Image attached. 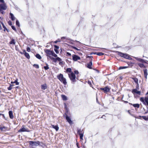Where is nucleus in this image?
Returning <instances> with one entry per match:
<instances>
[{"label":"nucleus","mask_w":148,"mask_h":148,"mask_svg":"<svg viewBox=\"0 0 148 148\" xmlns=\"http://www.w3.org/2000/svg\"><path fill=\"white\" fill-rule=\"evenodd\" d=\"M57 78L64 85H66L67 84L66 79L64 77L63 75L62 74H60L57 76Z\"/></svg>","instance_id":"nucleus-1"},{"label":"nucleus","mask_w":148,"mask_h":148,"mask_svg":"<svg viewBox=\"0 0 148 148\" xmlns=\"http://www.w3.org/2000/svg\"><path fill=\"white\" fill-rule=\"evenodd\" d=\"M118 55L121 57L130 60L132 59V58L130 57L129 55L126 53H123L120 52H118Z\"/></svg>","instance_id":"nucleus-2"},{"label":"nucleus","mask_w":148,"mask_h":148,"mask_svg":"<svg viewBox=\"0 0 148 148\" xmlns=\"http://www.w3.org/2000/svg\"><path fill=\"white\" fill-rule=\"evenodd\" d=\"M68 75L72 84H74L76 82L75 80L76 76L75 74L73 73L72 72L71 74H69Z\"/></svg>","instance_id":"nucleus-3"},{"label":"nucleus","mask_w":148,"mask_h":148,"mask_svg":"<svg viewBox=\"0 0 148 148\" xmlns=\"http://www.w3.org/2000/svg\"><path fill=\"white\" fill-rule=\"evenodd\" d=\"M29 145L32 147H33L34 146H37L39 145L40 144V142L38 141L36 142L29 141Z\"/></svg>","instance_id":"nucleus-4"},{"label":"nucleus","mask_w":148,"mask_h":148,"mask_svg":"<svg viewBox=\"0 0 148 148\" xmlns=\"http://www.w3.org/2000/svg\"><path fill=\"white\" fill-rule=\"evenodd\" d=\"M87 58H89L90 59V62L87 64V67L88 68L90 69H92V67L91 66L92 65V58H93L91 56H88L87 57Z\"/></svg>","instance_id":"nucleus-5"},{"label":"nucleus","mask_w":148,"mask_h":148,"mask_svg":"<svg viewBox=\"0 0 148 148\" xmlns=\"http://www.w3.org/2000/svg\"><path fill=\"white\" fill-rule=\"evenodd\" d=\"M29 132V131L27 128H25V126L24 125H22L21 129L18 131V132Z\"/></svg>","instance_id":"nucleus-6"},{"label":"nucleus","mask_w":148,"mask_h":148,"mask_svg":"<svg viewBox=\"0 0 148 148\" xmlns=\"http://www.w3.org/2000/svg\"><path fill=\"white\" fill-rule=\"evenodd\" d=\"M45 52L46 53V56L49 58V56H51L53 51H51L48 49H45L44 50Z\"/></svg>","instance_id":"nucleus-7"},{"label":"nucleus","mask_w":148,"mask_h":148,"mask_svg":"<svg viewBox=\"0 0 148 148\" xmlns=\"http://www.w3.org/2000/svg\"><path fill=\"white\" fill-rule=\"evenodd\" d=\"M72 57L73 60L74 61H76L80 59V58L79 56L75 55H73Z\"/></svg>","instance_id":"nucleus-8"},{"label":"nucleus","mask_w":148,"mask_h":148,"mask_svg":"<svg viewBox=\"0 0 148 148\" xmlns=\"http://www.w3.org/2000/svg\"><path fill=\"white\" fill-rule=\"evenodd\" d=\"M100 90H103L105 93H107L110 91V89L108 86H106L104 88H101Z\"/></svg>","instance_id":"nucleus-9"},{"label":"nucleus","mask_w":148,"mask_h":148,"mask_svg":"<svg viewBox=\"0 0 148 148\" xmlns=\"http://www.w3.org/2000/svg\"><path fill=\"white\" fill-rule=\"evenodd\" d=\"M0 8L3 10H6L7 8V7L6 6L5 3H4L1 4L0 5Z\"/></svg>","instance_id":"nucleus-10"},{"label":"nucleus","mask_w":148,"mask_h":148,"mask_svg":"<svg viewBox=\"0 0 148 148\" xmlns=\"http://www.w3.org/2000/svg\"><path fill=\"white\" fill-rule=\"evenodd\" d=\"M132 92L134 95L136 93L138 95H140V92L139 91L137 90L136 89H134L132 91Z\"/></svg>","instance_id":"nucleus-11"},{"label":"nucleus","mask_w":148,"mask_h":148,"mask_svg":"<svg viewBox=\"0 0 148 148\" xmlns=\"http://www.w3.org/2000/svg\"><path fill=\"white\" fill-rule=\"evenodd\" d=\"M66 119L67 121L70 124L72 123V122L71 121L70 118L67 115H66Z\"/></svg>","instance_id":"nucleus-12"},{"label":"nucleus","mask_w":148,"mask_h":148,"mask_svg":"<svg viewBox=\"0 0 148 148\" xmlns=\"http://www.w3.org/2000/svg\"><path fill=\"white\" fill-rule=\"evenodd\" d=\"M23 51L24 53V55L28 59H29L30 58V56L29 55V54L26 52L25 50H23Z\"/></svg>","instance_id":"nucleus-13"},{"label":"nucleus","mask_w":148,"mask_h":148,"mask_svg":"<svg viewBox=\"0 0 148 148\" xmlns=\"http://www.w3.org/2000/svg\"><path fill=\"white\" fill-rule=\"evenodd\" d=\"M134 58L135 59H136L138 61H139L140 62H142L143 63L145 62V60L143 59H142L140 58H138L135 57H134Z\"/></svg>","instance_id":"nucleus-14"},{"label":"nucleus","mask_w":148,"mask_h":148,"mask_svg":"<svg viewBox=\"0 0 148 148\" xmlns=\"http://www.w3.org/2000/svg\"><path fill=\"white\" fill-rule=\"evenodd\" d=\"M10 18L12 21H14L15 19L16 18L13 14L11 13H10Z\"/></svg>","instance_id":"nucleus-15"},{"label":"nucleus","mask_w":148,"mask_h":148,"mask_svg":"<svg viewBox=\"0 0 148 148\" xmlns=\"http://www.w3.org/2000/svg\"><path fill=\"white\" fill-rule=\"evenodd\" d=\"M9 114L10 117L11 119H13L14 118V116L13 115V112L12 111H10L9 112Z\"/></svg>","instance_id":"nucleus-16"},{"label":"nucleus","mask_w":148,"mask_h":148,"mask_svg":"<svg viewBox=\"0 0 148 148\" xmlns=\"http://www.w3.org/2000/svg\"><path fill=\"white\" fill-rule=\"evenodd\" d=\"M144 77L146 79H147V69H145L144 70Z\"/></svg>","instance_id":"nucleus-17"},{"label":"nucleus","mask_w":148,"mask_h":148,"mask_svg":"<svg viewBox=\"0 0 148 148\" xmlns=\"http://www.w3.org/2000/svg\"><path fill=\"white\" fill-rule=\"evenodd\" d=\"M129 104L132 105L135 108H138L140 107L139 104L138 103L132 104L131 103H129Z\"/></svg>","instance_id":"nucleus-18"},{"label":"nucleus","mask_w":148,"mask_h":148,"mask_svg":"<svg viewBox=\"0 0 148 148\" xmlns=\"http://www.w3.org/2000/svg\"><path fill=\"white\" fill-rule=\"evenodd\" d=\"M51 126H52V128L55 129V130L56 131H58V130L59 129V127H58V125H52Z\"/></svg>","instance_id":"nucleus-19"},{"label":"nucleus","mask_w":148,"mask_h":148,"mask_svg":"<svg viewBox=\"0 0 148 148\" xmlns=\"http://www.w3.org/2000/svg\"><path fill=\"white\" fill-rule=\"evenodd\" d=\"M47 86L46 84H43L41 85V89L42 90H45L47 88Z\"/></svg>","instance_id":"nucleus-20"},{"label":"nucleus","mask_w":148,"mask_h":148,"mask_svg":"<svg viewBox=\"0 0 148 148\" xmlns=\"http://www.w3.org/2000/svg\"><path fill=\"white\" fill-rule=\"evenodd\" d=\"M136 118L140 119L141 117H142L145 120H147V117L146 116H137V117H135Z\"/></svg>","instance_id":"nucleus-21"},{"label":"nucleus","mask_w":148,"mask_h":148,"mask_svg":"<svg viewBox=\"0 0 148 148\" xmlns=\"http://www.w3.org/2000/svg\"><path fill=\"white\" fill-rule=\"evenodd\" d=\"M83 130H81V129H77V133L79 134H82V133H84Z\"/></svg>","instance_id":"nucleus-22"},{"label":"nucleus","mask_w":148,"mask_h":148,"mask_svg":"<svg viewBox=\"0 0 148 148\" xmlns=\"http://www.w3.org/2000/svg\"><path fill=\"white\" fill-rule=\"evenodd\" d=\"M132 79L134 80V81L136 84H138V79L137 78L134 77L132 78Z\"/></svg>","instance_id":"nucleus-23"},{"label":"nucleus","mask_w":148,"mask_h":148,"mask_svg":"<svg viewBox=\"0 0 148 148\" xmlns=\"http://www.w3.org/2000/svg\"><path fill=\"white\" fill-rule=\"evenodd\" d=\"M61 97L63 100L66 101L67 100V97L65 95H62Z\"/></svg>","instance_id":"nucleus-24"},{"label":"nucleus","mask_w":148,"mask_h":148,"mask_svg":"<svg viewBox=\"0 0 148 148\" xmlns=\"http://www.w3.org/2000/svg\"><path fill=\"white\" fill-rule=\"evenodd\" d=\"M138 65L141 68H144L145 66L143 63H138Z\"/></svg>","instance_id":"nucleus-25"},{"label":"nucleus","mask_w":148,"mask_h":148,"mask_svg":"<svg viewBox=\"0 0 148 148\" xmlns=\"http://www.w3.org/2000/svg\"><path fill=\"white\" fill-rule=\"evenodd\" d=\"M18 79H16L14 82H12L11 83L12 84L15 83L16 85H18L19 84V83L18 82Z\"/></svg>","instance_id":"nucleus-26"},{"label":"nucleus","mask_w":148,"mask_h":148,"mask_svg":"<svg viewBox=\"0 0 148 148\" xmlns=\"http://www.w3.org/2000/svg\"><path fill=\"white\" fill-rule=\"evenodd\" d=\"M10 44H11L15 45V42L14 39H12V40L10 41Z\"/></svg>","instance_id":"nucleus-27"},{"label":"nucleus","mask_w":148,"mask_h":148,"mask_svg":"<svg viewBox=\"0 0 148 148\" xmlns=\"http://www.w3.org/2000/svg\"><path fill=\"white\" fill-rule=\"evenodd\" d=\"M49 58L53 60L54 62H56L57 61L56 58H54L53 57H51V56H49Z\"/></svg>","instance_id":"nucleus-28"},{"label":"nucleus","mask_w":148,"mask_h":148,"mask_svg":"<svg viewBox=\"0 0 148 148\" xmlns=\"http://www.w3.org/2000/svg\"><path fill=\"white\" fill-rule=\"evenodd\" d=\"M95 54H96L97 55L99 56H101L103 55L104 54V53H101V52H97V53H95Z\"/></svg>","instance_id":"nucleus-29"},{"label":"nucleus","mask_w":148,"mask_h":148,"mask_svg":"<svg viewBox=\"0 0 148 148\" xmlns=\"http://www.w3.org/2000/svg\"><path fill=\"white\" fill-rule=\"evenodd\" d=\"M80 138L81 140H83V136L84 135L83 133H82V134H79Z\"/></svg>","instance_id":"nucleus-30"},{"label":"nucleus","mask_w":148,"mask_h":148,"mask_svg":"<svg viewBox=\"0 0 148 148\" xmlns=\"http://www.w3.org/2000/svg\"><path fill=\"white\" fill-rule=\"evenodd\" d=\"M1 23L2 24L3 27L4 28V31H5L6 30L8 32V29H7L5 26L4 25V24L3 23Z\"/></svg>","instance_id":"nucleus-31"},{"label":"nucleus","mask_w":148,"mask_h":148,"mask_svg":"<svg viewBox=\"0 0 148 148\" xmlns=\"http://www.w3.org/2000/svg\"><path fill=\"white\" fill-rule=\"evenodd\" d=\"M36 57L38 59H40L41 58V56L38 54H37L36 55Z\"/></svg>","instance_id":"nucleus-32"},{"label":"nucleus","mask_w":148,"mask_h":148,"mask_svg":"<svg viewBox=\"0 0 148 148\" xmlns=\"http://www.w3.org/2000/svg\"><path fill=\"white\" fill-rule=\"evenodd\" d=\"M6 127L5 126L3 127H0V130L2 131H5V130Z\"/></svg>","instance_id":"nucleus-33"},{"label":"nucleus","mask_w":148,"mask_h":148,"mask_svg":"<svg viewBox=\"0 0 148 148\" xmlns=\"http://www.w3.org/2000/svg\"><path fill=\"white\" fill-rule=\"evenodd\" d=\"M14 85L13 84H10V86L8 88V89L9 90H11L12 88V86H13Z\"/></svg>","instance_id":"nucleus-34"},{"label":"nucleus","mask_w":148,"mask_h":148,"mask_svg":"<svg viewBox=\"0 0 148 148\" xmlns=\"http://www.w3.org/2000/svg\"><path fill=\"white\" fill-rule=\"evenodd\" d=\"M44 68L45 70H47L49 69V65L47 64L46 66L44 67Z\"/></svg>","instance_id":"nucleus-35"},{"label":"nucleus","mask_w":148,"mask_h":148,"mask_svg":"<svg viewBox=\"0 0 148 148\" xmlns=\"http://www.w3.org/2000/svg\"><path fill=\"white\" fill-rule=\"evenodd\" d=\"M51 56H52L55 58H56L57 57V55L53 51Z\"/></svg>","instance_id":"nucleus-36"},{"label":"nucleus","mask_w":148,"mask_h":148,"mask_svg":"<svg viewBox=\"0 0 148 148\" xmlns=\"http://www.w3.org/2000/svg\"><path fill=\"white\" fill-rule=\"evenodd\" d=\"M66 71L67 72L71 73V68H68L66 69Z\"/></svg>","instance_id":"nucleus-37"},{"label":"nucleus","mask_w":148,"mask_h":148,"mask_svg":"<svg viewBox=\"0 0 148 148\" xmlns=\"http://www.w3.org/2000/svg\"><path fill=\"white\" fill-rule=\"evenodd\" d=\"M33 66H34V67L37 68V69H38L39 68V65L38 64H34L33 65Z\"/></svg>","instance_id":"nucleus-38"},{"label":"nucleus","mask_w":148,"mask_h":148,"mask_svg":"<svg viewBox=\"0 0 148 148\" xmlns=\"http://www.w3.org/2000/svg\"><path fill=\"white\" fill-rule=\"evenodd\" d=\"M127 68V66H121L119 67V69L120 70V69H126Z\"/></svg>","instance_id":"nucleus-39"},{"label":"nucleus","mask_w":148,"mask_h":148,"mask_svg":"<svg viewBox=\"0 0 148 148\" xmlns=\"http://www.w3.org/2000/svg\"><path fill=\"white\" fill-rule=\"evenodd\" d=\"M16 25H17L19 27H20V23L18 20H16Z\"/></svg>","instance_id":"nucleus-40"},{"label":"nucleus","mask_w":148,"mask_h":148,"mask_svg":"<svg viewBox=\"0 0 148 148\" xmlns=\"http://www.w3.org/2000/svg\"><path fill=\"white\" fill-rule=\"evenodd\" d=\"M56 58L57 61H58L59 62H61L62 61V59L58 57H57Z\"/></svg>","instance_id":"nucleus-41"},{"label":"nucleus","mask_w":148,"mask_h":148,"mask_svg":"<svg viewBox=\"0 0 148 148\" xmlns=\"http://www.w3.org/2000/svg\"><path fill=\"white\" fill-rule=\"evenodd\" d=\"M27 51L29 52L30 51V49L29 47H27Z\"/></svg>","instance_id":"nucleus-42"},{"label":"nucleus","mask_w":148,"mask_h":148,"mask_svg":"<svg viewBox=\"0 0 148 148\" xmlns=\"http://www.w3.org/2000/svg\"><path fill=\"white\" fill-rule=\"evenodd\" d=\"M54 50L56 53L58 54L59 53V51H58V49H54Z\"/></svg>","instance_id":"nucleus-43"},{"label":"nucleus","mask_w":148,"mask_h":148,"mask_svg":"<svg viewBox=\"0 0 148 148\" xmlns=\"http://www.w3.org/2000/svg\"><path fill=\"white\" fill-rule=\"evenodd\" d=\"M2 116L3 118L5 119V117L4 114L0 113V116Z\"/></svg>","instance_id":"nucleus-44"},{"label":"nucleus","mask_w":148,"mask_h":148,"mask_svg":"<svg viewBox=\"0 0 148 148\" xmlns=\"http://www.w3.org/2000/svg\"><path fill=\"white\" fill-rule=\"evenodd\" d=\"M11 27L12 28V29L14 30L15 31H16V28L15 27H14V26H11Z\"/></svg>","instance_id":"nucleus-45"},{"label":"nucleus","mask_w":148,"mask_h":148,"mask_svg":"<svg viewBox=\"0 0 148 148\" xmlns=\"http://www.w3.org/2000/svg\"><path fill=\"white\" fill-rule=\"evenodd\" d=\"M3 10L1 9L0 8V13H1L2 14H3L4 13V12L3 11Z\"/></svg>","instance_id":"nucleus-46"},{"label":"nucleus","mask_w":148,"mask_h":148,"mask_svg":"<svg viewBox=\"0 0 148 148\" xmlns=\"http://www.w3.org/2000/svg\"><path fill=\"white\" fill-rule=\"evenodd\" d=\"M54 47H55L54 49H58L59 48V47L56 45H54Z\"/></svg>","instance_id":"nucleus-47"},{"label":"nucleus","mask_w":148,"mask_h":148,"mask_svg":"<svg viewBox=\"0 0 148 148\" xmlns=\"http://www.w3.org/2000/svg\"><path fill=\"white\" fill-rule=\"evenodd\" d=\"M8 24L10 25H12V22L10 21H9L8 22Z\"/></svg>","instance_id":"nucleus-48"},{"label":"nucleus","mask_w":148,"mask_h":148,"mask_svg":"<svg viewBox=\"0 0 148 148\" xmlns=\"http://www.w3.org/2000/svg\"><path fill=\"white\" fill-rule=\"evenodd\" d=\"M73 48L75 49L77 51H79L80 50L78 49H77V48H76V47H73Z\"/></svg>","instance_id":"nucleus-49"},{"label":"nucleus","mask_w":148,"mask_h":148,"mask_svg":"<svg viewBox=\"0 0 148 148\" xmlns=\"http://www.w3.org/2000/svg\"><path fill=\"white\" fill-rule=\"evenodd\" d=\"M74 72L75 74H78L79 73V72L75 70L74 71Z\"/></svg>","instance_id":"nucleus-50"},{"label":"nucleus","mask_w":148,"mask_h":148,"mask_svg":"<svg viewBox=\"0 0 148 148\" xmlns=\"http://www.w3.org/2000/svg\"><path fill=\"white\" fill-rule=\"evenodd\" d=\"M66 54L67 56H71V54L68 52H66Z\"/></svg>","instance_id":"nucleus-51"},{"label":"nucleus","mask_w":148,"mask_h":148,"mask_svg":"<svg viewBox=\"0 0 148 148\" xmlns=\"http://www.w3.org/2000/svg\"><path fill=\"white\" fill-rule=\"evenodd\" d=\"M15 49L17 51H18V52H19L20 51L18 49V48L16 46L15 47Z\"/></svg>","instance_id":"nucleus-52"},{"label":"nucleus","mask_w":148,"mask_h":148,"mask_svg":"<svg viewBox=\"0 0 148 148\" xmlns=\"http://www.w3.org/2000/svg\"><path fill=\"white\" fill-rule=\"evenodd\" d=\"M136 89H138L139 88V84H136Z\"/></svg>","instance_id":"nucleus-53"},{"label":"nucleus","mask_w":148,"mask_h":148,"mask_svg":"<svg viewBox=\"0 0 148 148\" xmlns=\"http://www.w3.org/2000/svg\"><path fill=\"white\" fill-rule=\"evenodd\" d=\"M59 64L60 65H62V64H63V62L62 61L61 62H60L59 63Z\"/></svg>","instance_id":"nucleus-54"},{"label":"nucleus","mask_w":148,"mask_h":148,"mask_svg":"<svg viewBox=\"0 0 148 148\" xmlns=\"http://www.w3.org/2000/svg\"><path fill=\"white\" fill-rule=\"evenodd\" d=\"M0 2H2L3 3H4V0H0Z\"/></svg>","instance_id":"nucleus-55"},{"label":"nucleus","mask_w":148,"mask_h":148,"mask_svg":"<svg viewBox=\"0 0 148 148\" xmlns=\"http://www.w3.org/2000/svg\"><path fill=\"white\" fill-rule=\"evenodd\" d=\"M19 52H20V53L22 54H24V52L23 51V52H21L20 51H19Z\"/></svg>","instance_id":"nucleus-56"},{"label":"nucleus","mask_w":148,"mask_h":148,"mask_svg":"<svg viewBox=\"0 0 148 148\" xmlns=\"http://www.w3.org/2000/svg\"><path fill=\"white\" fill-rule=\"evenodd\" d=\"M105 116L104 115H103L101 117V118H104V117H105Z\"/></svg>","instance_id":"nucleus-57"},{"label":"nucleus","mask_w":148,"mask_h":148,"mask_svg":"<svg viewBox=\"0 0 148 148\" xmlns=\"http://www.w3.org/2000/svg\"><path fill=\"white\" fill-rule=\"evenodd\" d=\"M66 38L64 37H62L61 38V39H65Z\"/></svg>","instance_id":"nucleus-58"},{"label":"nucleus","mask_w":148,"mask_h":148,"mask_svg":"<svg viewBox=\"0 0 148 148\" xmlns=\"http://www.w3.org/2000/svg\"><path fill=\"white\" fill-rule=\"evenodd\" d=\"M148 113V111L147 110L146 112H145V114H146Z\"/></svg>","instance_id":"nucleus-59"},{"label":"nucleus","mask_w":148,"mask_h":148,"mask_svg":"<svg viewBox=\"0 0 148 148\" xmlns=\"http://www.w3.org/2000/svg\"><path fill=\"white\" fill-rule=\"evenodd\" d=\"M54 42L55 43H56L58 42V41H55Z\"/></svg>","instance_id":"nucleus-60"},{"label":"nucleus","mask_w":148,"mask_h":148,"mask_svg":"<svg viewBox=\"0 0 148 148\" xmlns=\"http://www.w3.org/2000/svg\"><path fill=\"white\" fill-rule=\"evenodd\" d=\"M90 83V81H88V83L89 84Z\"/></svg>","instance_id":"nucleus-61"},{"label":"nucleus","mask_w":148,"mask_h":148,"mask_svg":"<svg viewBox=\"0 0 148 148\" xmlns=\"http://www.w3.org/2000/svg\"><path fill=\"white\" fill-rule=\"evenodd\" d=\"M75 41L77 42H79V41H77V40H75Z\"/></svg>","instance_id":"nucleus-62"},{"label":"nucleus","mask_w":148,"mask_h":148,"mask_svg":"<svg viewBox=\"0 0 148 148\" xmlns=\"http://www.w3.org/2000/svg\"><path fill=\"white\" fill-rule=\"evenodd\" d=\"M128 112H129V113L130 114H130V113L129 111H128Z\"/></svg>","instance_id":"nucleus-63"},{"label":"nucleus","mask_w":148,"mask_h":148,"mask_svg":"<svg viewBox=\"0 0 148 148\" xmlns=\"http://www.w3.org/2000/svg\"><path fill=\"white\" fill-rule=\"evenodd\" d=\"M147 120H148V116L147 117Z\"/></svg>","instance_id":"nucleus-64"}]
</instances>
